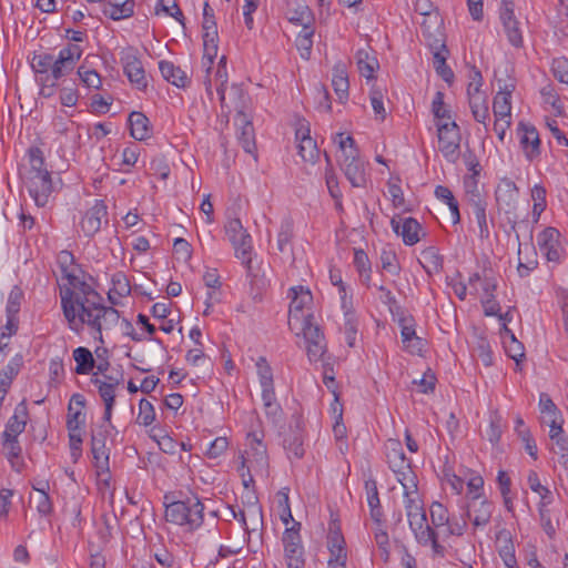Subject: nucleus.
<instances>
[{
	"mask_svg": "<svg viewBox=\"0 0 568 568\" xmlns=\"http://www.w3.org/2000/svg\"><path fill=\"white\" fill-rule=\"evenodd\" d=\"M61 306L71 329H77L78 323L85 324L93 338L101 344L104 343L103 333L112 331L120 321L119 311L104 305L101 295L92 286H84V291L73 297L71 293H65Z\"/></svg>",
	"mask_w": 568,
	"mask_h": 568,
	"instance_id": "nucleus-1",
	"label": "nucleus"
},
{
	"mask_svg": "<svg viewBox=\"0 0 568 568\" xmlns=\"http://www.w3.org/2000/svg\"><path fill=\"white\" fill-rule=\"evenodd\" d=\"M82 49L78 44L69 43L59 51L58 57L40 51L34 52L31 60V68L36 74H40L41 82L60 80L70 74L78 61L81 59Z\"/></svg>",
	"mask_w": 568,
	"mask_h": 568,
	"instance_id": "nucleus-2",
	"label": "nucleus"
},
{
	"mask_svg": "<svg viewBox=\"0 0 568 568\" xmlns=\"http://www.w3.org/2000/svg\"><path fill=\"white\" fill-rule=\"evenodd\" d=\"M204 506L197 497L172 501L165 506V520L193 531L202 526Z\"/></svg>",
	"mask_w": 568,
	"mask_h": 568,
	"instance_id": "nucleus-3",
	"label": "nucleus"
},
{
	"mask_svg": "<svg viewBox=\"0 0 568 568\" xmlns=\"http://www.w3.org/2000/svg\"><path fill=\"white\" fill-rule=\"evenodd\" d=\"M403 487L404 507L409 528L413 534L428 527L426 511L424 509L422 497L418 493L416 479H412L400 484Z\"/></svg>",
	"mask_w": 568,
	"mask_h": 568,
	"instance_id": "nucleus-4",
	"label": "nucleus"
},
{
	"mask_svg": "<svg viewBox=\"0 0 568 568\" xmlns=\"http://www.w3.org/2000/svg\"><path fill=\"white\" fill-rule=\"evenodd\" d=\"M57 263L61 271V280L64 282L60 286L61 304L63 303L65 293H71V297H73L77 293L84 291V286H91L80 278L79 274L81 270L79 265L75 264L74 256L71 252L67 250L61 251L57 256Z\"/></svg>",
	"mask_w": 568,
	"mask_h": 568,
	"instance_id": "nucleus-5",
	"label": "nucleus"
},
{
	"mask_svg": "<svg viewBox=\"0 0 568 568\" xmlns=\"http://www.w3.org/2000/svg\"><path fill=\"white\" fill-rule=\"evenodd\" d=\"M225 233L229 237V241L234 247L235 256L242 261L244 264L247 274H251L252 271V237L250 233L244 229L240 219H230L225 226Z\"/></svg>",
	"mask_w": 568,
	"mask_h": 568,
	"instance_id": "nucleus-6",
	"label": "nucleus"
},
{
	"mask_svg": "<svg viewBox=\"0 0 568 568\" xmlns=\"http://www.w3.org/2000/svg\"><path fill=\"white\" fill-rule=\"evenodd\" d=\"M438 136V149L443 156L452 163H455L460 154V129L455 121L435 122Z\"/></svg>",
	"mask_w": 568,
	"mask_h": 568,
	"instance_id": "nucleus-7",
	"label": "nucleus"
},
{
	"mask_svg": "<svg viewBox=\"0 0 568 568\" xmlns=\"http://www.w3.org/2000/svg\"><path fill=\"white\" fill-rule=\"evenodd\" d=\"M385 455L389 468L396 474L400 484L416 479L410 462L406 458L402 443L398 439L390 438L386 440Z\"/></svg>",
	"mask_w": 568,
	"mask_h": 568,
	"instance_id": "nucleus-8",
	"label": "nucleus"
},
{
	"mask_svg": "<svg viewBox=\"0 0 568 568\" xmlns=\"http://www.w3.org/2000/svg\"><path fill=\"white\" fill-rule=\"evenodd\" d=\"M301 524L294 521L283 534L284 557L287 568H305L304 548L300 535Z\"/></svg>",
	"mask_w": 568,
	"mask_h": 568,
	"instance_id": "nucleus-9",
	"label": "nucleus"
},
{
	"mask_svg": "<svg viewBox=\"0 0 568 568\" xmlns=\"http://www.w3.org/2000/svg\"><path fill=\"white\" fill-rule=\"evenodd\" d=\"M24 185L37 206L43 207L48 204L49 199L53 192V184L50 172L27 175Z\"/></svg>",
	"mask_w": 568,
	"mask_h": 568,
	"instance_id": "nucleus-10",
	"label": "nucleus"
},
{
	"mask_svg": "<svg viewBox=\"0 0 568 568\" xmlns=\"http://www.w3.org/2000/svg\"><path fill=\"white\" fill-rule=\"evenodd\" d=\"M313 315L302 322L303 336L307 343V356L310 361H318L325 353L326 345L321 328L313 323Z\"/></svg>",
	"mask_w": 568,
	"mask_h": 568,
	"instance_id": "nucleus-11",
	"label": "nucleus"
},
{
	"mask_svg": "<svg viewBox=\"0 0 568 568\" xmlns=\"http://www.w3.org/2000/svg\"><path fill=\"white\" fill-rule=\"evenodd\" d=\"M253 499L248 500L244 508L237 507V510L233 511V519L239 520L248 539L252 532L263 526L262 506L256 497Z\"/></svg>",
	"mask_w": 568,
	"mask_h": 568,
	"instance_id": "nucleus-12",
	"label": "nucleus"
},
{
	"mask_svg": "<svg viewBox=\"0 0 568 568\" xmlns=\"http://www.w3.org/2000/svg\"><path fill=\"white\" fill-rule=\"evenodd\" d=\"M292 294V301L288 310V326L293 331L296 324L304 322V318H308L311 313H305V307L312 302V294L310 290L303 286H295L290 290Z\"/></svg>",
	"mask_w": 568,
	"mask_h": 568,
	"instance_id": "nucleus-13",
	"label": "nucleus"
},
{
	"mask_svg": "<svg viewBox=\"0 0 568 568\" xmlns=\"http://www.w3.org/2000/svg\"><path fill=\"white\" fill-rule=\"evenodd\" d=\"M494 504L480 494L474 495L467 504L466 516L475 529L486 527L493 516Z\"/></svg>",
	"mask_w": 568,
	"mask_h": 568,
	"instance_id": "nucleus-14",
	"label": "nucleus"
},
{
	"mask_svg": "<svg viewBox=\"0 0 568 568\" xmlns=\"http://www.w3.org/2000/svg\"><path fill=\"white\" fill-rule=\"evenodd\" d=\"M390 226L396 235L403 239L405 245L413 246L420 241L425 233L420 223L414 217L394 216Z\"/></svg>",
	"mask_w": 568,
	"mask_h": 568,
	"instance_id": "nucleus-15",
	"label": "nucleus"
},
{
	"mask_svg": "<svg viewBox=\"0 0 568 568\" xmlns=\"http://www.w3.org/2000/svg\"><path fill=\"white\" fill-rule=\"evenodd\" d=\"M517 136L520 148L529 161L539 156L540 139L537 129L532 124L519 122L517 125Z\"/></svg>",
	"mask_w": 568,
	"mask_h": 568,
	"instance_id": "nucleus-16",
	"label": "nucleus"
},
{
	"mask_svg": "<svg viewBox=\"0 0 568 568\" xmlns=\"http://www.w3.org/2000/svg\"><path fill=\"white\" fill-rule=\"evenodd\" d=\"M560 233L555 227H546L538 235V246L547 261L558 263L562 254Z\"/></svg>",
	"mask_w": 568,
	"mask_h": 568,
	"instance_id": "nucleus-17",
	"label": "nucleus"
},
{
	"mask_svg": "<svg viewBox=\"0 0 568 568\" xmlns=\"http://www.w3.org/2000/svg\"><path fill=\"white\" fill-rule=\"evenodd\" d=\"M103 221L108 223L106 205L103 201H95L83 215L80 227L85 236H93L100 231Z\"/></svg>",
	"mask_w": 568,
	"mask_h": 568,
	"instance_id": "nucleus-18",
	"label": "nucleus"
},
{
	"mask_svg": "<svg viewBox=\"0 0 568 568\" xmlns=\"http://www.w3.org/2000/svg\"><path fill=\"white\" fill-rule=\"evenodd\" d=\"M500 20L503 22L508 41L511 43V45L520 48L524 43L523 32L519 21H517L515 17L513 2L505 1L503 3L500 10Z\"/></svg>",
	"mask_w": 568,
	"mask_h": 568,
	"instance_id": "nucleus-19",
	"label": "nucleus"
},
{
	"mask_svg": "<svg viewBox=\"0 0 568 568\" xmlns=\"http://www.w3.org/2000/svg\"><path fill=\"white\" fill-rule=\"evenodd\" d=\"M105 381L93 377L91 382L98 387L99 395L104 403V423H111L112 409L115 402V388L119 385V379L111 376H104Z\"/></svg>",
	"mask_w": 568,
	"mask_h": 568,
	"instance_id": "nucleus-20",
	"label": "nucleus"
},
{
	"mask_svg": "<svg viewBox=\"0 0 568 568\" xmlns=\"http://www.w3.org/2000/svg\"><path fill=\"white\" fill-rule=\"evenodd\" d=\"M298 141V154L305 162L315 163L320 156V150L316 142L310 135V128L305 121H300L295 132Z\"/></svg>",
	"mask_w": 568,
	"mask_h": 568,
	"instance_id": "nucleus-21",
	"label": "nucleus"
},
{
	"mask_svg": "<svg viewBox=\"0 0 568 568\" xmlns=\"http://www.w3.org/2000/svg\"><path fill=\"white\" fill-rule=\"evenodd\" d=\"M122 64L124 74L128 77L129 81L135 85L136 89L145 90L148 87L145 70L136 54L132 52L125 53L122 58Z\"/></svg>",
	"mask_w": 568,
	"mask_h": 568,
	"instance_id": "nucleus-22",
	"label": "nucleus"
},
{
	"mask_svg": "<svg viewBox=\"0 0 568 568\" xmlns=\"http://www.w3.org/2000/svg\"><path fill=\"white\" fill-rule=\"evenodd\" d=\"M243 103H235L234 108L237 110L235 121L242 124L241 131L237 135L239 143L242 145L246 153L252 154L255 150V135L252 122L248 120L247 114L243 110Z\"/></svg>",
	"mask_w": 568,
	"mask_h": 568,
	"instance_id": "nucleus-23",
	"label": "nucleus"
},
{
	"mask_svg": "<svg viewBox=\"0 0 568 568\" xmlns=\"http://www.w3.org/2000/svg\"><path fill=\"white\" fill-rule=\"evenodd\" d=\"M518 193L519 190L514 181L507 178L501 179L495 191V197L499 209L504 210L506 213L514 210L517 204Z\"/></svg>",
	"mask_w": 568,
	"mask_h": 568,
	"instance_id": "nucleus-24",
	"label": "nucleus"
},
{
	"mask_svg": "<svg viewBox=\"0 0 568 568\" xmlns=\"http://www.w3.org/2000/svg\"><path fill=\"white\" fill-rule=\"evenodd\" d=\"M108 429L100 426V429L92 432L91 435V453L95 463V467L104 470L109 469V450L105 446Z\"/></svg>",
	"mask_w": 568,
	"mask_h": 568,
	"instance_id": "nucleus-25",
	"label": "nucleus"
},
{
	"mask_svg": "<svg viewBox=\"0 0 568 568\" xmlns=\"http://www.w3.org/2000/svg\"><path fill=\"white\" fill-rule=\"evenodd\" d=\"M398 324L405 349L410 354L419 355L424 348V341L416 335L414 318L400 317Z\"/></svg>",
	"mask_w": 568,
	"mask_h": 568,
	"instance_id": "nucleus-26",
	"label": "nucleus"
},
{
	"mask_svg": "<svg viewBox=\"0 0 568 568\" xmlns=\"http://www.w3.org/2000/svg\"><path fill=\"white\" fill-rule=\"evenodd\" d=\"M496 548L507 568H518L511 532L503 528L496 534Z\"/></svg>",
	"mask_w": 568,
	"mask_h": 568,
	"instance_id": "nucleus-27",
	"label": "nucleus"
},
{
	"mask_svg": "<svg viewBox=\"0 0 568 568\" xmlns=\"http://www.w3.org/2000/svg\"><path fill=\"white\" fill-rule=\"evenodd\" d=\"M102 13L112 20L128 19L134 13L133 0H103Z\"/></svg>",
	"mask_w": 568,
	"mask_h": 568,
	"instance_id": "nucleus-28",
	"label": "nucleus"
},
{
	"mask_svg": "<svg viewBox=\"0 0 568 568\" xmlns=\"http://www.w3.org/2000/svg\"><path fill=\"white\" fill-rule=\"evenodd\" d=\"M329 558L328 568H346L347 551L345 540L342 535L335 532L328 539Z\"/></svg>",
	"mask_w": 568,
	"mask_h": 568,
	"instance_id": "nucleus-29",
	"label": "nucleus"
},
{
	"mask_svg": "<svg viewBox=\"0 0 568 568\" xmlns=\"http://www.w3.org/2000/svg\"><path fill=\"white\" fill-rule=\"evenodd\" d=\"M159 69L162 77L178 88H186L191 82L186 72L171 61L161 60Z\"/></svg>",
	"mask_w": 568,
	"mask_h": 568,
	"instance_id": "nucleus-30",
	"label": "nucleus"
},
{
	"mask_svg": "<svg viewBox=\"0 0 568 568\" xmlns=\"http://www.w3.org/2000/svg\"><path fill=\"white\" fill-rule=\"evenodd\" d=\"M332 87L339 102H345L348 99V75L346 65L343 62H337L332 70Z\"/></svg>",
	"mask_w": 568,
	"mask_h": 568,
	"instance_id": "nucleus-31",
	"label": "nucleus"
},
{
	"mask_svg": "<svg viewBox=\"0 0 568 568\" xmlns=\"http://www.w3.org/2000/svg\"><path fill=\"white\" fill-rule=\"evenodd\" d=\"M527 483L529 488L540 496L538 511L539 516L545 519L546 507L552 503V494L546 486L541 485L539 476L535 470L529 471Z\"/></svg>",
	"mask_w": 568,
	"mask_h": 568,
	"instance_id": "nucleus-32",
	"label": "nucleus"
},
{
	"mask_svg": "<svg viewBox=\"0 0 568 568\" xmlns=\"http://www.w3.org/2000/svg\"><path fill=\"white\" fill-rule=\"evenodd\" d=\"M85 405V399L81 394H73L68 406L67 427L69 430H80L84 416L82 409Z\"/></svg>",
	"mask_w": 568,
	"mask_h": 568,
	"instance_id": "nucleus-33",
	"label": "nucleus"
},
{
	"mask_svg": "<svg viewBox=\"0 0 568 568\" xmlns=\"http://www.w3.org/2000/svg\"><path fill=\"white\" fill-rule=\"evenodd\" d=\"M27 407L21 404L16 408L14 414L9 418L2 437L18 438L27 425Z\"/></svg>",
	"mask_w": 568,
	"mask_h": 568,
	"instance_id": "nucleus-34",
	"label": "nucleus"
},
{
	"mask_svg": "<svg viewBox=\"0 0 568 568\" xmlns=\"http://www.w3.org/2000/svg\"><path fill=\"white\" fill-rule=\"evenodd\" d=\"M131 136L138 141H143L151 136L149 119L141 112L133 111L129 115Z\"/></svg>",
	"mask_w": 568,
	"mask_h": 568,
	"instance_id": "nucleus-35",
	"label": "nucleus"
},
{
	"mask_svg": "<svg viewBox=\"0 0 568 568\" xmlns=\"http://www.w3.org/2000/svg\"><path fill=\"white\" fill-rule=\"evenodd\" d=\"M342 170L344 171L345 176L351 182L354 187H364L367 182L365 165L358 159L354 161L346 162L342 164Z\"/></svg>",
	"mask_w": 568,
	"mask_h": 568,
	"instance_id": "nucleus-36",
	"label": "nucleus"
},
{
	"mask_svg": "<svg viewBox=\"0 0 568 568\" xmlns=\"http://www.w3.org/2000/svg\"><path fill=\"white\" fill-rule=\"evenodd\" d=\"M365 489L367 495V504L371 511L372 519L381 524L383 519V510L381 507L377 484L374 479H369L365 481Z\"/></svg>",
	"mask_w": 568,
	"mask_h": 568,
	"instance_id": "nucleus-37",
	"label": "nucleus"
},
{
	"mask_svg": "<svg viewBox=\"0 0 568 568\" xmlns=\"http://www.w3.org/2000/svg\"><path fill=\"white\" fill-rule=\"evenodd\" d=\"M296 430L292 432L291 434L286 435L284 438V448L287 453V457L291 459L292 457L296 459H301L304 454V446H303V435L300 429V423L297 422Z\"/></svg>",
	"mask_w": 568,
	"mask_h": 568,
	"instance_id": "nucleus-38",
	"label": "nucleus"
},
{
	"mask_svg": "<svg viewBox=\"0 0 568 568\" xmlns=\"http://www.w3.org/2000/svg\"><path fill=\"white\" fill-rule=\"evenodd\" d=\"M416 541L422 546H432L433 555L437 557L445 556V547L437 540L436 531L430 527H424L423 530L414 535Z\"/></svg>",
	"mask_w": 568,
	"mask_h": 568,
	"instance_id": "nucleus-39",
	"label": "nucleus"
},
{
	"mask_svg": "<svg viewBox=\"0 0 568 568\" xmlns=\"http://www.w3.org/2000/svg\"><path fill=\"white\" fill-rule=\"evenodd\" d=\"M356 61L361 75L367 80L374 79V73L379 67L378 60L367 50L361 49L356 52Z\"/></svg>",
	"mask_w": 568,
	"mask_h": 568,
	"instance_id": "nucleus-40",
	"label": "nucleus"
},
{
	"mask_svg": "<svg viewBox=\"0 0 568 568\" xmlns=\"http://www.w3.org/2000/svg\"><path fill=\"white\" fill-rule=\"evenodd\" d=\"M73 359L77 363L74 372L79 375L89 374L95 365L93 355H92L91 351L87 347L80 346V347L75 348L73 351Z\"/></svg>",
	"mask_w": 568,
	"mask_h": 568,
	"instance_id": "nucleus-41",
	"label": "nucleus"
},
{
	"mask_svg": "<svg viewBox=\"0 0 568 568\" xmlns=\"http://www.w3.org/2000/svg\"><path fill=\"white\" fill-rule=\"evenodd\" d=\"M49 489V483L42 481L41 488H36L37 495L31 496L30 501L34 503L37 511L41 516H49L53 510V505L47 490Z\"/></svg>",
	"mask_w": 568,
	"mask_h": 568,
	"instance_id": "nucleus-42",
	"label": "nucleus"
},
{
	"mask_svg": "<svg viewBox=\"0 0 568 568\" xmlns=\"http://www.w3.org/2000/svg\"><path fill=\"white\" fill-rule=\"evenodd\" d=\"M22 364V355L17 354L14 357L11 358L8 365L0 372V386L2 388H6L7 392L10 388L14 377L19 374Z\"/></svg>",
	"mask_w": 568,
	"mask_h": 568,
	"instance_id": "nucleus-43",
	"label": "nucleus"
},
{
	"mask_svg": "<svg viewBox=\"0 0 568 568\" xmlns=\"http://www.w3.org/2000/svg\"><path fill=\"white\" fill-rule=\"evenodd\" d=\"M339 138L338 146L341 150L339 164L354 161L359 158L358 149L355 145V140L351 136H343V133L337 134Z\"/></svg>",
	"mask_w": 568,
	"mask_h": 568,
	"instance_id": "nucleus-44",
	"label": "nucleus"
},
{
	"mask_svg": "<svg viewBox=\"0 0 568 568\" xmlns=\"http://www.w3.org/2000/svg\"><path fill=\"white\" fill-rule=\"evenodd\" d=\"M468 100H469V106H470L471 114H473L474 119L477 122L483 123L485 125V128L487 129L486 120L489 118V109H488L486 97L485 95H474V97H468Z\"/></svg>",
	"mask_w": 568,
	"mask_h": 568,
	"instance_id": "nucleus-45",
	"label": "nucleus"
},
{
	"mask_svg": "<svg viewBox=\"0 0 568 568\" xmlns=\"http://www.w3.org/2000/svg\"><path fill=\"white\" fill-rule=\"evenodd\" d=\"M487 203L485 200H478L475 206H471L473 214L475 216L476 223L479 227V237L481 240L488 239L490 235L487 214H486Z\"/></svg>",
	"mask_w": 568,
	"mask_h": 568,
	"instance_id": "nucleus-46",
	"label": "nucleus"
},
{
	"mask_svg": "<svg viewBox=\"0 0 568 568\" xmlns=\"http://www.w3.org/2000/svg\"><path fill=\"white\" fill-rule=\"evenodd\" d=\"M217 30L203 31V61L207 60V70L211 68V64L213 63V60L217 54Z\"/></svg>",
	"mask_w": 568,
	"mask_h": 568,
	"instance_id": "nucleus-47",
	"label": "nucleus"
},
{
	"mask_svg": "<svg viewBox=\"0 0 568 568\" xmlns=\"http://www.w3.org/2000/svg\"><path fill=\"white\" fill-rule=\"evenodd\" d=\"M504 333L509 337L508 342H504L505 351L518 364L525 357L524 346L507 326L504 327Z\"/></svg>",
	"mask_w": 568,
	"mask_h": 568,
	"instance_id": "nucleus-48",
	"label": "nucleus"
},
{
	"mask_svg": "<svg viewBox=\"0 0 568 568\" xmlns=\"http://www.w3.org/2000/svg\"><path fill=\"white\" fill-rule=\"evenodd\" d=\"M313 34L314 30L312 28H305L296 37V48L300 55L305 60H308L312 54Z\"/></svg>",
	"mask_w": 568,
	"mask_h": 568,
	"instance_id": "nucleus-49",
	"label": "nucleus"
},
{
	"mask_svg": "<svg viewBox=\"0 0 568 568\" xmlns=\"http://www.w3.org/2000/svg\"><path fill=\"white\" fill-rule=\"evenodd\" d=\"M28 158L30 169L27 175H34L36 173L49 172L44 166V155L41 149L32 146L28 150Z\"/></svg>",
	"mask_w": 568,
	"mask_h": 568,
	"instance_id": "nucleus-50",
	"label": "nucleus"
},
{
	"mask_svg": "<svg viewBox=\"0 0 568 568\" xmlns=\"http://www.w3.org/2000/svg\"><path fill=\"white\" fill-rule=\"evenodd\" d=\"M288 20L292 23L302 26L303 29L312 28L313 14L307 6L298 4L296 9L290 11Z\"/></svg>",
	"mask_w": 568,
	"mask_h": 568,
	"instance_id": "nucleus-51",
	"label": "nucleus"
},
{
	"mask_svg": "<svg viewBox=\"0 0 568 568\" xmlns=\"http://www.w3.org/2000/svg\"><path fill=\"white\" fill-rule=\"evenodd\" d=\"M445 94L442 91H437L432 102V112L437 121H454L452 119L450 110L445 105Z\"/></svg>",
	"mask_w": 568,
	"mask_h": 568,
	"instance_id": "nucleus-52",
	"label": "nucleus"
},
{
	"mask_svg": "<svg viewBox=\"0 0 568 568\" xmlns=\"http://www.w3.org/2000/svg\"><path fill=\"white\" fill-rule=\"evenodd\" d=\"M160 13H165L174 18L181 24H184V16L176 3V0H159L155 7V14Z\"/></svg>",
	"mask_w": 568,
	"mask_h": 568,
	"instance_id": "nucleus-53",
	"label": "nucleus"
},
{
	"mask_svg": "<svg viewBox=\"0 0 568 568\" xmlns=\"http://www.w3.org/2000/svg\"><path fill=\"white\" fill-rule=\"evenodd\" d=\"M493 112L495 118H511V102L505 93H497L493 101Z\"/></svg>",
	"mask_w": 568,
	"mask_h": 568,
	"instance_id": "nucleus-54",
	"label": "nucleus"
},
{
	"mask_svg": "<svg viewBox=\"0 0 568 568\" xmlns=\"http://www.w3.org/2000/svg\"><path fill=\"white\" fill-rule=\"evenodd\" d=\"M293 222L291 220H284L281 223L280 232L277 234V250L280 252H285L291 245V241L293 239Z\"/></svg>",
	"mask_w": 568,
	"mask_h": 568,
	"instance_id": "nucleus-55",
	"label": "nucleus"
},
{
	"mask_svg": "<svg viewBox=\"0 0 568 568\" xmlns=\"http://www.w3.org/2000/svg\"><path fill=\"white\" fill-rule=\"evenodd\" d=\"M256 369L261 387L274 385L273 371L265 357H258Z\"/></svg>",
	"mask_w": 568,
	"mask_h": 568,
	"instance_id": "nucleus-56",
	"label": "nucleus"
},
{
	"mask_svg": "<svg viewBox=\"0 0 568 568\" xmlns=\"http://www.w3.org/2000/svg\"><path fill=\"white\" fill-rule=\"evenodd\" d=\"M78 74L85 87L97 90L101 88L102 80L95 70L88 69L85 64H82L78 68Z\"/></svg>",
	"mask_w": 568,
	"mask_h": 568,
	"instance_id": "nucleus-57",
	"label": "nucleus"
},
{
	"mask_svg": "<svg viewBox=\"0 0 568 568\" xmlns=\"http://www.w3.org/2000/svg\"><path fill=\"white\" fill-rule=\"evenodd\" d=\"M554 443L552 452L559 455V464L568 469V439L562 434L550 438Z\"/></svg>",
	"mask_w": 568,
	"mask_h": 568,
	"instance_id": "nucleus-58",
	"label": "nucleus"
},
{
	"mask_svg": "<svg viewBox=\"0 0 568 568\" xmlns=\"http://www.w3.org/2000/svg\"><path fill=\"white\" fill-rule=\"evenodd\" d=\"M344 334L346 343L349 347L355 346L356 334H357V320L354 313L346 312L344 321Z\"/></svg>",
	"mask_w": 568,
	"mask_h": 568,
	"instance_id": "nucleus-59",
	"label": "nucleus"
},
{
	"mask_svg": "<svg viewBox=\"0 0 568 568\" xmlns=\"http://www.w3.org/2000/svg\"><path fill=\"white\" fill-rule=\"evenodd\" d=\"M540 94L542 97L544 102L546 104H549L556 111L557 114L560 115L562 113V104L560 98L551 84L545 85L540 90Z\"/></svg>",
	"mask_w": 568,
	"mask_h": 568,
	"instance_id": "nucleus-60",
	"label": "nucleus"
},
{
	"mask_svg": "<svg viewBox=\"0 0 568 568\" xmlns=\"http://www.w3.org/2000/svg\"><path fill=\"white\" fill-rule=\"evenodd\" d=\"M430 519L432 524L437 528L445 526L449 519L448 510L443 504L434 501L430 505Z\"/></svg>",
	"mask_w": 568,
	"mask_h": 568,
	"instance_id": "nucleus-61",
	"label": "nucleus"
},
{
	"mask_svg": "<svg viewBox=\"0 0 568 568\" xmlns=\"http://www.w3.org/2000/svg\"><path fill=\"white\" fill-rule=\"evenodd\" d=\"M155 419V410L153 405L145 398L139 403L138 422L143 426L151 425Z\"/></svg>",
	"mask_w": 568,
	"mask_h": 568,
	"instance_id": "nucleus-62",
	"label": "nucleus"
},
{
	"mask_svg": "<svg viewBox=\"0 0 568 568\" xmlns=\"http://www.w3.org/2000/svg\"><path fill=\"white\" fill-rule=\"evenodd\" d=\"M538 406L542 415V419H546L547 417H554L555 415H560V410L557 408L556 404L547 393H541L539 395Z\"/></svg>",
	"mask_w": 568,
	"mask_h": 568,
	"instance_id": "nucleus-63",
	"label": "nucleus"
},
{
	"mask_svg": "<svg viewBox=\"0 0 568 568\" xmlns=\"http://www.w3.org/2000/svg\"><path fill=\"white\" fill-rule=\"evenodd\" d=\"M154 558L164 568H180L178 558L165 548L155 551Z\"/></svg>",
	"mask_w": 568,
	"mask_h": 568,
	"instance_id": "nucleus-64",
	"label": "nucleus"
}]
</instances>
